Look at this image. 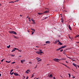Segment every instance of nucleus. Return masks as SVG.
<instances>
[{
  "instance_id": "f257e3e1",
  "label": "nucleus",
  "mask_w": 79,
  "mask_h": 79,
  "mask_svg": "<svg viewBox=\"0 0 79 79\" xmlns=\"http://www.w3.org/2000/svg\"><path fill=\"white\" fill-rule=\"evenodd\" d=\"M9 33H10L11 34H15V35H17V33L15 31H9Z\"/></svg>"
},
{
  "instance_id": "f03ea898",
  "label": "nucleus",
  "mask_w": 79,
  "mask_h": 79,
  "mask_svg": "<svg viewBox=\"0 0 79 79\" xmlns=\"http://www.w3.org/2000/svg\"><path fill=\"white\" fill-rule=\"evenodd\" d=\"M16 50H18V49H17L16 48H13V50L11 51V52L12 53H13L14 52H15V51H16Z\"/></svg>"
},
{
  "instance_id": "7ed1b4c3",
  "label": "nucleus",
  "mask_w": 79,
  "mask_h": 79,
  "mask_svg": "<svg viewBox=\"0 0 79 79\" xmlns=\"http://www.w3.org/2000/svg\"><path fill=\"white\" fill-rule=\"evenodd\" d=\"M58 59H53V60L55 61L56 62H58L59 61L58 60Z\"/></svg>"
},
{
  "instance_id": "20e7f679",
  "label": "nucleus",
  "mask_w": 79,
  "mask_h": 79,
  "mask_svg": "<svg viewBox=\"0 0 79 79\" xmlns=\"http://www.w3.org/2000/svg\"><path fill=\"white\" fill-rule=\"evenodd\" d=\"M62 47L60 48H59L58 49H56V51H58V50H61V49H62Z\"/></svg>"
},
{
  "instance_id": "39448f33",
  "label": "nucleus",
  "mask_w": 79,
  "mask_h": 79,
  "mask_svg": "<svg viewBox=\"0 0 79 79\" xmlns=\"http://www.w3.org/2000/svg\"><path fill=\"white\" fill-rule=\"evenodd\" d=\"M73 65L74 66H75L76 68H77V65L75 64L74 63H73Z\"/></svg>"
},
{
  "instance_id": "423d86ee",
  "label": "nucleus",
  "mask_w": 79,
  "mask_h": 79,
  "mask_svg": "<svg viewBox=\"0 0 79 79\" xmlns=\"http://www.w3.org/2000/svg\"><path fill=\"white\" fill-rule=\"evenodd\" d=\"M49 11H50V10H46V11L44 12V13H48V12H49Z\"/></svg>"
},
{
  "instance_id": "0eeeda50",
  "label": "nucleus",
  "mask_w": 79,
  "mask_h": 79,
  "mask_svg": "<svg viewBox=\"0 0 79 79\" xmlns=\"http://www.w3.org/2000/svg\"><path fill=\"white\" fill-rule=\"evenodd\" d=\"M14 74L15 76H18V74L16 73H14Z\"/></svg>"
},
{
  "instance_id": "6e6552de",
  "label": "nucleus",
  "mask_w": 79,
  "mask_h": 79,
  "mask_svg": "<svg viewBox=\"0 0 79 79\" xmlns=\"http://www.w3.org/2000/svg\"><path fill=\"white\" fill-rule=\"evenodd\" d=\"M20 61L21 63H23V62H24V61H25V60H21Z\"/></svg>"
},
{
  "instance_id": "1a4fd4ad",
  "label": "nucleus",
  "mask_w": 79,
  "mask_h": 79,
  "mask_svg": "<svg viewBox=\"0 0 79 79\" xmlns=\"http://www.w3.org/2000/svg\"><path fill=\"white\" fill-rule=\"evenodd\" d=\"M31 30L32 31H34V32H35V29H34L33 28H31Z\"/></svg>"
},
{
  "instance_id": "9d476101",
  "label": "nucleus",
  "mask_w": 79,
  "mask_h": 79,
  "mask_svg": "<svg viewBox=\"0 0 79 79\" xmlns=\"http://www.w3.org/2000/svg\"><path fill=\"white\" fill-rule=\"evenodd\" d=\"M69 28L70 29V30H71V31L72 30H71V27H70V25H69Z\"/></svg>"
},
{
  "instance_id": "9b49d317",
  "label": "nucleus",
  "mask_w": 79,
  "mask_h": 79,
  "mask_svg": "<svg viewBox=\"0 0 79 79\" xmlns=\"http://www.w3.org/2000/svg\"><path fill=\"white\" fill-rule=\"evenodd\" d=\"M66 47H67L66 45H64V46H63L62 47V48H65Z\"/></svg>"
},
{
  "instance_id": "f8f14e48",
  "label": "nucleus",
  "mask_w": 79,
  "mask_h": 79,
  "mask_svg": "<svg viewBox=\"0 0 79 79\" xmlns=\"http://www.w3.org/2000/svg\"><path fill=\"white\" fill-rule=\"evenodd\" d=\"M49 77H53V76H52V74H50L49 76Z\"/></svg>"
},
{
  "instance_id": "ddd939ff",
  "label": "nucleus",
  "mask_w": 79,
  "mask_h": 79,
  "mask_svg": "<svg viewBox=\"0 0 79 79\" xmlns=\"http://www.w3.org/2000/svg\"><path fill=\"white\" fill-rule=\"evenodd\" d=\"M46 44H50V41H47L45 42Z\"/></svg>"
},
{
  "instance_id": "4468645a",
  "label": "nucleus",
  "mask_w": 79,
  "mask_h": 79,
  "mask_svg": "<svg viewBox=\"0 0 79 79\" xmlns=\"http://www.w3.org/2000/svg\"><path fill=\"white\" fill-rule=\"evenodd\" d=\"M59 45H62L63 44L61 43L60 42H59Z\"/></svg>"
},
{
  "instance_id": "2eb2a0df",
  "label": "nucleus",
  "mask_w": 79,
  "mask_h": 79,
  "mask_svg": "<svg viewBox=\"0 0 79 79\" xmlns=\"http://www.w3.org/2000/svg\"><path fill=\"white\" fill-rule=\"evenodd\" d=\"M79 37V35H76L75 37V38H77V37Z\"/></svg>"
},
{
  "instance_id": "dca6fc26",
  "label": "nucleus",
  "mask_w": 79,
  "mask_h": 79,
  "mask_svg": "<svg viewBox=\"0 0 79 79\" xmlns=\"http://www.w3.org/2000/svg\"><path fill=\"white\" fill-rule=\"evenodd\" d=\"M39 54H42V53H43V52H42V51H41V52H39Z\"/></svg>"
},
{
  "instance_id": "f3484780",
  "label": "nucleus",
  "mask_w": 79,
  "mask_h": 79,
  "mask_svg": "<svg viewBox=\"0 0 79 79\" xmlns=\"http://www.w3.org/2000/svg\"><path fill=\"white\" fill-rule=\"evenodd\" d=\"M35 53L39 54V52L35 51Z\"/></svg>"
},
{
  "instance_id": "a211bd4d",
  "label": "nucleus",
  "mask_w": 79,
  "mask_h": 79,
  "mask_svg": "<svg viewBox=\"0 0 79 79\" xmlns=\"http://www.w3.org/2000/svg\"><path fill=\"white\" fill-rule=\"evenodd\" d=\"M15 3V2L11 1L9 2V3Z\"/></svg>"
},
{
  "instance_id": "6ab92c4d",
  "label": "nucleus",
  "mask_w": 79,
  "mask_h": 79,
  "mask_svg": "<svg viewBox=\"0 0 79 79\" xmlns=\"http://www.w3.org/2000/svg\"><path fill=\"white\" fill-rule=\"evenodd\" d=\"M42 61V59H40L39 60H38L37 61L38 62H39L40 61Z\"/></svg>"
},
{
  "instance_id": "aec40b11",
  "label": "nucleus",
  "mask_w": 79,
  "mask_h": 79,
  "mask_svg": "<svg viewBox=\"0 0 79 79\" xmlns=\"http://www.w3.org/2000/svg\"><path fill=\"white\" fill-rule=\"evenodd\" d=\"M10 55H11V56H12L13 57H14L15 56V55L13 54Z\"/></svg>"
},
{
  "instance_id": "412c9836",
  "label": "nucleus",
  "mask_w": 79,
  "mask_h": 79,
  "mask_svg": "<svg viewBox=\"0 0 79 79\" xmlns=\"http://www.w3.org/2000/svg\"><path fill=\"white\" fill-rule=\"evenodd\" d=\"M7 47L8 48H9L10 47V45H9V46H7Z\"/></svg>"
},
{
  "instance_id": "4be33fe9",
  "label": "nucleus",
  "mask_w": 79,
  "mask_h": 79,
  "mask_svg": "<svg viewBox=\"0 0 79 79\" xmlns=\"http://www.w3.org/2000/svg\"><path fill=\"white\" fill-rule=\"evenodd\" d=\"M31 32H32L31 35H33V34H34V31H31Z\"/></svg>"
},
{
  "instance_id": "5701e85b",
  "label": "nucleus",
  "mask_w": 79,
  "mask_h": 79,
  "mask_svg": "<svg viewBox=\"0 0 79 79\" xmlns=\"http://www.w3.org/2000/svg\"><path fill=\"white\" fill-rule=\"evenodd\" d=\"M14 74V72H12V73H10V75H12V74Z\"/></svg>"
},
{
  "instance_id": "b1692460",
  "label": "nucleus",
  "mask_w": 79,
  "mask_h": 79,
  "mask_svg": "<svg viewBox=\"0 0 79 79\" xmlns=\"http://www.w3.org/2000/svg\"><path fill=\"white\" fill-rule=\"evenodd\" d=\"M31 21H32V22H35V20H33L32 18L31 19Z\"/></svg>"
},
{
  "instance_id": "393cba45",
  "label": "nucleus",
  "mask_w": 79,
  "mask_h": 79,
  "mask_svg": "<svg viewBox=\"0 0 79 79\" xmlns=\"http://www.w3.org/2000/svg\"><path fill=\"white\" fill-rule=\"evenodd\" d=\"M13 69H12L10 71V73H12V72H13Z\"/></svg>"
},
{
  "instance_id": "a878e982",
  "label": "nucleus",
  "mask_w": 79,
  "mask_h": 79,
  "mask_svg": "<svg viewBox=\"0 0 79 79\" xmlns=\"http://www.w3.org/2000/svg\"><path fill=\"white\" fill-rule=\"evenodd\" d=\"M36 58V60H39V59H40V58H37V57Z\"/></svg>"
},
{
  "instance_id": "bb28decb",
  "label": "nucleus",
  "mask_w": 79,
  "mask_h": 79,
  "mask_svg": "<svg viewBox=\"0 0 79 79\" xmlns=\"http://www.w3.org/2000/svg\"><path fill=\"white\" fill-rule=\"evenodd\" d=\"M62 60H66V58H62Z\"/></svg>"
},
{
  "instance_id": "cd10ccee",
  "label": "nucleus",
  "mask_w": 79,
  "mask_h": 79,
  "mask_svg": "<svg viewBox=\"0 0 79 79\" xmlns=\"http://www.w3.org/2000/svg\"><path fill=\"white\" fill-rule=\"evenodd\" d=\"M65 52H66V51H65V50H64V51H63V53H64V54H65L64 53H65Z\"/></svg>"
},
{
  "instance_id": "c85d7f7f",
  "label": "nucleus",
  "mask_w": 79,
  "mask_h": 79,
  "mask_svg": "<svg viewBox=\"0 0 79 79\" xmlns=\"http://www.w3.org/2000/svg\"><path fill=\"white\" fill-rule=\"evenodd\" d=\"M38 15H42V13H38Z\"/></svg>"
},
{
  "instance_id": "c756f323",
  "label": "nucleus",
  "mask_w": 79,
  "mask_h": 79,
  "mask_svg": "<svg viewBox=\"0 0 79 79\" xmlns=\"http://www.w3.org/2000/svg\"><path fill=\"white\" fill-rule=\"evenodd\" d=\"M60 51L61 52H63V49H61L60 50Z\"/></svg>"
},
{
  "instance_id": "7c9ffc66",
  "label": "nucleus",
  "mask_w": 79,
  "mask_h": 79,
  "mask_svg": "<svg viewBox=\"0 0 79 79\" xmlns=\"http://www.w3.org/2000/svg\"><path fill=\"white\" fill-rule=\"evenodd\" d=\"M26 73H27V74H28V73H29V72H28V71H26Z\"/></svg>"
},
{
  "instance_id": "2f4dec72",
  "label": "nucleus",
  "mask_w": 79,
  "mask_h": 79,
  "mask_svg": "<svg viewBox=\"0 0 79 79\" xmlns=\"http://www.w3.org/2000/svg\"><path fill=\"white\" fill-rule=\"evenodd\" d=\"M22 56L20 55V56H18V57H19V58H21V56Z\"/></svg>"
},
{
  "instance_id": "473e14b6",
  "label": "nucleus",
  "mask_w": 79,
  "mask_h": 79,
  "mask_svg": "<svg viewBox=\"0 0 79 79\" xmlns=\"http://www.w3.org/2000/svg\"><path fill=\"white\" fill-rule=\"evenodd\" d=\"M15 63H16V62H12L11 63H12V64H15Z\"/></svg>"
},
{
  "instance_id": "72a5a7b5",
  "label": "nucleus",
  "mask_w": 79,
  "mask_h": 79,
  "mask_svg": "<svg viewBox=\"0 0 79 79\" xmlns=\"http://www.w3.org/2000/svg\"><path fill=\"white\" fill-rule=\"evenodd\" d=\"M68 75L69 76V77H71V75L69 73Z\"/></svg>"
},
{
  "instance_id": "f704fd0d",
  "label": "nucleus",
  "mask_w": 79,
  "mask_h": 79,
  "mask_svg": "<svg viewBox=\"0 0 79 79\" xmlns=\"http://www.w3.org/2000/svg\"><path fill=\"white\" fill-rule=\"evenodd\" d=\"M27 71H28V72H30V70H27Z\"/></svg>"
},
{
  "instance_id": "c9c22d12",
  "label": "nucleus",
  "mask_w": 79,
  "mask_h": 79,
  "mask_svg": "<svg viewBox=\"0 0 79 79\" xmlns=\"http://www.w3.org/2000/svg\"><path fill=\"white\" fill-rule=\"evenodd\" d=\"M37 66V65H36V66L34 67V69H35V68H36Z\"/></svg>"
},
{
  "instance_id": "e433bc0d",
  "label": "nucleus",
  "mask_w": 79,
  "mask_h": 79,
  "mask_svg": "<svg viewBox=\"0 0 79 79\" xmlns=\"http://www.w3.org/2000/svg\"><path fill=\"white\" fill-rule=\"evenodd\" d=\"M28 19L29 20V21H31V19H30V18H28Z\"/></svg>"
},
{
  "instance_id": "4c0bfd02",
  "label": "nucleus",
  "mask_w": 79,
  "mask_h": 79,
  "mask_svg": "<svg viewBox=\"0 0 79 79\" xmlns=\"http://www.w3.org/2000/svg\"><path fill=\"white\" fill-rule=\"evenodd\" d=\"M34 73L32 75V77H33L34 76Z\"/></svg>"
},
{
  "instance_id": "58836bf2",
  "label": "nucleus",
  "mask_w": 79,
  "mask_h": 79,
  "mask_svg": "<svg viewBox=\"0 0 79 79\" xmlns=\"http://www.w3.org/2000/svg\"><path fill=\"white\" fill-rule=\"evenodd\" d=\"M3 60H4V59H2V60H1V62H3Z\"/></svg>"
},
{
  "instance_id": "ea45409f",
  "label": "nucleus",
  "mask_w": 79,
  "mask_h": 79,
  "mask_svg": "<svg viewBox=\"0 0 79 79\" xmlns=\"http://www.w3.org/2000/svg\"><path fill=\"white\" fill-rule=\"evenodd\" d=\"M64 65L65 66H66V67H68L67 66V65H66L65 64H64Z\"/></svg>"
},
{
  "instance_id": "a19ab883",
  "label": "nucleus",
  "mask_w": 79,
  "mask_h": 79,
  "mask_svg": "<svg viewBox=\"0 0 79 79\" xmlns=\"http://www.w3.org/2000/svg\"><path fill=\"white\" fill-rule=\"evenodd\" d=\"M58 42V41H56L55 42V44H56Z\"/></svg>"
},
{
  "instance_id": "79ce46f5",
  "label": "nucleus",
  "mask_w": 79,
  "mask_h": 79,
  "mask_svg": "<svg viewBox=\"0 0 79 79\" xmlns=\"http://www.w3.org/2000/svg\"><path fill=\"white\" fill-rule=\"evenodd\" d=\"M72 61H75V60H74V59H72Z\"/></svg>"
},
{
  "instance_id": "37998d69",
  "label": "nucleus",
  "mask_w": 79,
  "mask_h": 79,
  "mask_svg": "<svg viewBox=\"0 0 79 79\" xmlns=\"http://www.w3.org/2000/svg\"><path fill=\"white\" fill-rule=\"evenodd\" d=\"M13 36V37H14V39H16V36Z\"/></svg>"
},
{
  "instance_id": "c03bdc74",
  "label": "nucleus",
  "mask_w": 79,
  "mask_h": 79,
  "mask_svg": "<svg viewBox=\"0 0 79 79\" xmlns=\"http://www.w3.org/2000/svg\"><path fill=\"white\" fill-rule=\"evenodd\" d=\"M61 22L62 23H63V20H61Z\"/></svg>"
},
{
  "instance_id": "a18cd8bd",
  "label": "nucleus",
  "mask_w": 79,
  "mask_h": 79,
  "mask_svg": "<svg viewBox=\"0 0 79 79\" xmlns=\"http://www.w3.org/2000/svg\"><path fill=\"white\" fill-rule=\"evenodd\" d=\"M18 51L19 52H21V50H19V49H18Z\"/></svg>"
},
{
  "instance_id": "49530a36",
  "label": "nucleus",
  "mask_w": 79,
  "mask_h": 79,
  "mask_svg": "<svg viewBox=\"0 0 79 79\" xmlns=\"http://www.w3.org/2000/svg\"><path fill=\"white\" fill-rule=\"evenodd\" d=\"M10 61H7V63H10Z\"/></svg>"
},
{
  "instance_id": "de8ad7c7",
  "label": "nucleus",
  "mask_w": 79,
  "mask_h": 79,
  "mask_svg": "<svg viewBox=\"0 0 79 79\" xmlns=\"http://www.w3.org/2000/svg\"><path fill=\"white\" fill-rule=\"evenodd\" d=\"M32 24H35V22H33L32 23Z\"/></svg>"
},
{
  "instance_id": "09e8293b",
  "label": "nucleus",
  "mask_w": 79,
  "mask_h": 79,
  "mask_svg": "<svg viewBox=\"0 0 79 79\" xmlns=\"http://www.w3.org/2000/svg\"><path fill=\"white\" fill-rule=\"evenodd\" d=\"M39 51H40V52H42V50H40H40H39Z\"/></svg>"
},
{
  "instance_id": "8fccbe9b",
  "label": "nucleus",
  "mask_w": 79,
  "mask_h": 79,
  "mask_svg": "<svg viewBox=\"0 0 79 79\" xmlns=\"http://www.w3.org/2000/svg\"><path fill=\"white\" fill-rule=\"evenodd\" d=\"M69 39H71V38L70 37V36H69Z\"/></svg>"
},
{
  "instance_id": "3c124183",
  "label": "nucleus",
  "mask_w": 79,
  "mask_h": 79,
  "mask_svg": "<svg viewBox=\"0 0 79 79\" xmlns=\"http://www.w3.org/2000/svg\"><path fill=\"white\" fill-rule=\"evenodd\" d=\"M65 61L66 63H68V61Z\"/></svg>"
},
{
  "instance_id": "603ef678",
  "label": "nucleus",
  "mask_w": 79,
  "mask_h": 79,
  "mask_svg": "<svg viewBox=\"0 0 79 79\" xmlns=\"http://www.w3.org/2000/svg\"><path fill=\"white\" fill-rule=\"evenodd\" d=\"M53 79H56V78H55V77H53Z\"/></svg>"
},
{
  "instance_id": "864d4df0",
  "label": "nucleus",
  "mask_w": 79,
  "mask_h": 79,
  "mask_svg": "<svg viewBox=\"0 0 79 79\" xmlns=\"http://www.w3.org/2000/svg\"><path fill=\"white\" fill-rule=\"evenodd\" d=\"M57 42H60L59 41V40H58V41H57Z\"/></svg>"
},
{
  "instance_id": "5fc2aeb1",
  "label": "nucleus",
  "mask_w": 79,
  "mask_h": 79,
  "mask_svg": "<svg viewBox=\"0 0 79 79\" xmlns=\"http://www.w3.org/2000/svg\"><path fill=\"white\" fill-rule=\"evenodd\" d=\"M77 67H78V68H79V65H77Z\"/></svg>"
},
{
  "instance_id": "6e6d98bb",
  "label": "nucleus",
  "mask_w": 79,
  "mask_h": 79,
  "mask_svg": "<svg viewBox=\"0 0 79 79\" xmlns=\"http://www.w3.org/2000/svg\"><path fill=\"white\" fill-rule=\"evenodd\" d=\"M47 19V17H45L44 19Z\"/></svg>"
},
{
  "instance_id": "4d7b16f0",
  "label": "nucleus",
  "mask_w": 79,
  "mask_h": 79,
  "mask_svg": "<svg viewBox=\"0 0 79 79\" xmlns=\"http://www.w3.org/2000/svg\"><path fill=\"white\" fill-rule=\"evenodd\" d=\"M68 58H69V59H71V58L70 57H69Z\"/></svg>"
},
{
  "instance_id": "13d9d810",
  "label": "nucleus",
  "mask_w": 79,
  "mask_h": 79,
  "mask_svg": "<svg viewBox=\"0 0 79 79\" xmlns=\"http://www.w3.org/2000/svg\"><path fill=\"white\" fill-rule=\"evenodd\" d=\"M2 76V74H1V73H0V76Z\"/></svg>"
},
{
  "instance_id": "bf43d9fd",
  "label": "nucleus",
  "mask_w": 79,
  "mask_h": 79,
  "mask_svg": "<svg viewBox=\"0 0 79 79\" xmlns=\"http://www.w3.org/2000/svg\"><path fill=\"white\" fill-rule=\"evenodd\" d=\"M28 79V77H27L26 79Z\"/></svg>"
},
{
  "instance_id": "052dcab7",
  "label": "nucleus",
  "mask_w": 79,
  "mask_h": 79,
  "mask_svg": "<svg viewBox=\"0 0 79 79\" xmlns=\"http://www.w3.org/2000/svg\"><path fill=\"white\" fill-rule=\"evenodd\" d=\"M58 60H59V61H61V59H58Z\"/></svg>"
},
{
  "instance_id": "680f3d73",
  "label": "nucleus",
  "mask_w": 79,
  "mask_h": 79,
  "mask_svg": "<svg viewBox=\"0 0 79 79\" xmlns=\"http://www.w3.org/2000/svg\"><path fill=\"white\" fill-rule=\"evenodd\" d=\"M72 78H75V77H72Z\"/></svg>"
},
{
  "instance_id": "e2e57ef3",
  "label": "nucleus",
  "mask_w": 79,
  "mask_h": 79,
  "mask_svg": "<svg viewBox=\"0 0 79 79\" xmlns=\"http://www.w3.org/2000/svg\"><path fill=\"white\" fill-rule=\"evenodd\" d=\"M6 63H8V61H6Z\"/></svg>"
},
{
  "instance_id": "0e129e2a",
  "label": "nucleus",
  "mask_w": 79,
  "mask_h": 79,
  "mask_svg": "<svg viewBox=\"0 0 79 79\" xmlns=\"http://www.w3.org/2000/svg\"><path fill=\"white\" fill-rule=\"evenodd\" d=\"M67 56V58H69V57H68V56Z\"/></svg>"
},
{
  "instance_id": "69168bd1",
  "label": "nucleus",
  "mask_w": 79,
  "mask_h": 79,
  "mask_svg": "<svg viewBox=\"0 0 79 79\" xmlns=\"http://www.w3.org/2000/svg\"><path fill=\"white\" fill-rule=\"evenodd\" d=\"M18 37H16V38H15V39H18Z\"/></svg>"
},
{
  "instance_id": "338daca9",
  "label": "nucleus",
  "mask_w": 79,
  "mask_h": 79,
  "mask_svg": "<svg viewBox=\"0 0 79 79\" xmlns=\"http://www.w3.org/2000/svg\"><path fill=\"white\" fill-rule=\"evenodd\" d=\"M77 44H79V42H77Z\"/></svg>"
},
{
  "instance_id": "774afa93",
  "label": "nucleus",
  "mask_w": 79,
  "mask_h": 79,
  "mask_svg": "<svg viewBox=\"0 0 79 79\" xmlns=\"http://www.w3.org/2000/svg\"><path fill=\"white\" fill-rule=\"evenodd\" d=\"M36 47H39L38 46H36Z\"/></svg>"
}]
</instances>
